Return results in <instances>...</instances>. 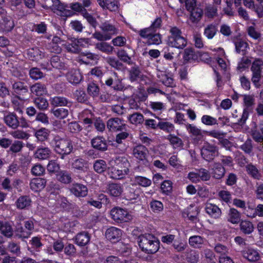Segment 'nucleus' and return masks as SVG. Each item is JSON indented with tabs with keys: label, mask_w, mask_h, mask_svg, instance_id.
I'll list each match as a JSON object with an SVG mask.
<instances>
[{
	"label": "nucleus",
	"mask_w": 263,
	"mask_h": 263,
	"mask_svg": "<svg viewBox=\"0 0 263 263\" xmlns=\"http://www.w3.org/2000/svg\"><path fill=\"white\" fill-rule=\"evenodd\" d=\"M138 242L142 250L147 254H154L159 249L158 240L150 234L140 235L138 238Z\"/></svg>",
	"instance_id": "1"
},
{
	"label": "nucleus",
	"mask_w": 263,
	"mask_h": 263,
	"mask_svg": "<svg viewBox=\"0 0 263 263\" xmlns=\"http://www.w3.org/2000/svg\"><path fill=\"white\" fill-rule=\"evenodd\" d=\"M170 35L168 36L167 44L174 48L183 49L187 44L186 39L183 36L180 29L176 26L170 27L169 29Z\"/></svg>",
	"instance_id": "2"
},
{
	"label": "nucleus",
	"mask_w": 263,
	"mask_h": 263,
	"mask_svg": "<svg viewBox=\"0 0 263 263\" xmlns=\"http://www.w3.org/2000/svg\"><path fill=\"white\" fill-rule=\"evenodd\" d=\"M55 152L61 156L64 159L65 156L70 154L73 149V145L71 141L68 139L62 138L58 136L53 139Z\"/></svg>",
	"instance_id": "3"
},
{
	"label": "nucleus",
	"mask_w": 263,
	"mask_h": 263,
	"mask_svg": "<svg viewBox=\"0 0 263 263\" xmlns=\"http://www.w3.org/2000/svg\"><path fill=\"white\" fill-rule=\"evenodd\" d=\"M242 97L244 108L241 117L237 122L239 125H241L245 123L248 118L249 112L252 110L255 102V97L253 95H243Z\"/></svg>",
	"instance_id": "4"
},
{
	"label": "nucleus",
	"mask_w": 263,
	"mask_h": 263,
	"mask_svg": "<svg viewBox=\"0 0 263 263\" xmlns=\"http://www.w3.org/2000/svg\"><path fill=\"white\" fill-rule=\"evenodd\" d=\"M263 69V60L255 59L252 63L251 71L252 73L251 81L254 86L259 88L261 86L260 81L261 78L262 69Z\"/></svg>",
	"instance_id": "5"
},
{
	"label": "nucleus",
	"mask_w": 263,
	"mask_h": 263,
	"mask_svg": "<svg viewBox=\"0 0 263 263\" xmlns=\"http://www.w3.org/2000/svg\"><path fill=\"white\" fill-rule=\"evenodd\" d=\"M110 215L113 220L118 223L126 222L132 219V216L126 209L118 206L111 210Z\"/></svg>",
	"instance_id": "6"
},
{
	"label": "nucleus",
	"mask_w": 263,
	"mask_h": 263,
	"mask_svg": "<svg viewBox=\"0 0 263 263\" xmlns=\"http://www.w3.org/2000/svg\"><path fill=\"white\" fill-rule=\"evenodd\" d=\"M218 154V148L216 146L209 143H204L201 149L202 157L206 161H212Z\"/></svg>",
	"instance_id": "7"
},
{
	"label": "nucleus",
	"mask_w": 263,
	"mask_h": 263,
	"mask_svg": "<svg viewBox=\"0 0 263 263\" xmlns=\"http://www.w3.org/2000/svg\"><path fill=\"white\" fill-rule=\"evenodd\" d=\"M104 81L105 85L111 87L115 90H121L124 88L122 80L119 78L118 74L115 72H112L110 76L106 78Z\"/></svg>",
	"instance_id": "8"
},
{
	"label": "nucleus",
	"mask_w": 263,
	"mask_h": 263,
	"mask_svg": "<svg viewBox=\"0 0 263 263\" xmlns=\"http://www.w3.org/2000/svg\"><path fill=\"white\" fill-rule=\"evenodd\" d=\"M109 165L117 168L121 170H125L129 172V163L127 159L124 156H118L112 158L109 161Z\"/></svg>",
	"instance_id": "9"
},
{
	"label": "nucleus",
	"mask_w": 263,
	"mask_h": 263,
	"mask_svg": "<svg viewBox=\"0 0 263 263\" xmlns=\"http://www.w3.org/2000/svg\"><path fill=\"white\" fill-rule=\"evenodd\" d=\"M122 235V230L114 227H110L105 232L106 238L113 242H118L120 240Z\"/></svg>",
	"instance_id": "10"
},
{
	"label": "nucleus",
	"mask_w": 263,
	"mask_h": 263,
	"mask_svg": "<svg viewBox=\"0 0 263 263\" xmlns=\"http://www.w3.org/2000/svg\"><path fill=\"white\" fill-rule=\"evenodd\" d=\"M107 127L110 130H122L125 129L126 125L123 121L118 118H111L108 120Z\"/></svg>",
	"instance_id": "11"
},
{
	"label": "nucleus",
	"mask_w": 263,
	"mask_h": 263,
	"mask_svg": "<svg viewBox=\"0 0 263 263\" xmlns=\"http://www.w3.org/2000/svg\"><path fill=\"white\" fill-rule=\"evenodd\" d=\"M51 1L53 3L52 9L54 12L63 16H67L69 14V11L67 9L69 7L67 5H64L59 0H51Z\"/></svg>",
	"instance_id": "12"
},
{
	"label": "nucleus",
	"mask_w": 263,
	"mask_h": 263,
	"mask_svg": "<svg viewBox=\"0 0 263 263\" xmlns=\"http://www.w3.org/2000/svg\"><path fill=\"white\" fill-rule=\"evenodd\" d=\"M68 81L74 85L79 84L82 80V76L79 70L72 69L68 71L66 75Z\"/></svg>",
	"instance_id": "13"
},
{
	"label": "nucleus",
	"mask_w": 263,
	"mask_h": 263,
	"mask_svg": "<svg viewBox=\"0 0 263 263\" xmlns=\"http://www.w3.org/2000/svg\"><path fill=\"white\" fill-rule=\"evenodd\" d=\"M50 104L54 107L66 106L70 107L72 102L66 98L62 96H55L50 99Z\"/></svg>",
	"instance_id": "14"
},
{
	"label": "nucleus",
	"mask_w": 263,
	"mask_h": 263,
	"mask_svg": "<svg viewBox=\"0 0 263 263\" xmlns=\"http://www.w3.org/2000/svg\"><path fill=\"white\" fill-rule=\"evenodd\" d=\"M51 154V151L49 148L40 147L34 152L33 157L39 160H46L49 158Z\"/></svg>",
	"instance_id": "15"
},
{
	"label": "nucleus",
	"mask_w": 263,
	"mask_h": 263,
	"mask_svg": "<svg viewBox=\"0 0 263 263\" xmlns=\"http://www.w3.org/2000/svg\"><path fill=\"white\" fill-rule=\"evenodd\" d=\"M70 192L76 197H85L88 193L86 186L79 183L73 184L70 189Z\"/></svg>",
	"instance_id": "16"
},
{
	"label": "nucleus",
	"mask_w": 263,
	"mask_h": 263,
	"mask_svg": "<svg viewBox=\"0 0 263 263\" xmlns=\"http://www.w3.org/2000/svg\"><path fill=\"white\" fill-rule=\"evenodd\" d=\"M97 1L102 8L110 11H116L119 9V3L117 0H97Z\"/></svg>",
	"instance_id": "17"
},
{
	"label": "nucleus",
	"mask_w": 263,
	"mask_h": 263,
	"mask_svg": "<svg viewBox=\"0 0 263 263\" xmlns=\"http://www.w3.org/2000/svg\"><path fill=\"white\" fill-rule=\"evenodd\" d=\"M242 256L250 262L256 261L260 258V255L257 250L247 248L242 251Z\"/></svg>",
	"instance_id": "18"
},
{
	"label": "nucleus",
	"mask_w": 263,
	"mask_h": 263,
	"mask_svg": "<svg viewBox=\"0 0 263 263\" xmlns=\"http://www.w3.org/2000/svg\"><path fill=\"white\" fill-rule=\"evenodd\" d=\"M0 233L7 238H11L14 233L12 225L8 221H0Z\"/></svg>",
	"instance_id": "19"
},
{
	"label": "nucleus",
	"mask_w": 263,
	"mask_h": 263,
	"mask_svg": "<svg viewBox=\"0 0 263 263\" xmlns=\"http://www.w3.org/2000/svg\"><path fill=\"white\" fill-rule=\"evenodd\" d=\"M108 172L110 177L113 179H121L128 173L125 170L117 168L110 165L108 168Z\"/></svg>",
	"instance_id": "20"
},
{
	"label": "nucleus",
	"mask_w": 263,
	"mask_h": 263,
	"mask_svg": "<svg viewBox=\"0 0 263 263\" xmlns=\"http://www.w3.org/2000/svg\"><path fill=\"white\" fill-rule=\"evenodd\" d=\"M107 191L110 196L119 197L123 191V187L120 183H112L107 185Z\"/></svg>",
	"instance_id": "21"
},
{
	"label": "nucleus",
	"mask_w": 263,
	"mask_h": 263,
	"mask_svg": "<svg viewBox=\"0 0 263 263\" xmlns=\"http://www.w3.org/2000/svg\"><path fill=\"white\" fill-rule=\"evenodd\" d=\"M4 120L6 124L12 129H16L20 125V121L17 116L13 113L5 115Z\"/></svg>",
	"instance_id": "22"
},
{
	"label": "nucleus",
	"mask_w": 263,
	"mask_h": 263,
	"mask_svg": "<svg viewBox=\"0 0 263 263\" xmlns=\"http://www.w3.org/2000/svg\"><path fill=\"white\" fill-rule=\"evenodd\" d=\"M90 239V234L86 231L80 232L75 236L74 240L77 245L79 246L87 245Z\"/></svg>",
	"instance_id": "23"
},
{
	"label": "nucleus",
	"mask_w": 263,
	"mask_h": 263,
	"mask_svg": "<svg viewBox=\"0 0 263 263\" xmlns=\"http://www.w3.org/2000/svg\"><path fill=\"white\" fill-rule=\"evenodd\" d=\"M205 210L208 215L214 218H218L221 216V210L215 204L207 202Z\"/></svg>",
	"instance_id": "24"
},
{
	"label": "nucleus",
	"mask_w": 263,
	"mask_h": 263,
	"mask_svg": "<svg viewBox=\"0 0 263 263\" xmlns=\"http://www.w3.org/2000/svg\"><path fill=\"white\" fill-rule=\"evenodd\" d=\"M160 82L167 87H173L175 86L174 79L171 75L162 71H159L157 74Z\"/></svg>",
	"instance_id": "25"
},
{
	"label": "nucleus",
	"mask_w": 263,
	"mask_h": 263,
	"mask_svg": "<svg viewBox=\"0 0 263 263\" xmlns=\"http://www.w3.org/2000/svg\"><path fill=\"white\" fill-rule=\"evenodd\" d=\"M46 184V180L42 178H36L32 179L30 182V189L34 191L37 192L43 190Z\"/></svg>",
	"instance_id": "26"
},
{
	"label": "nucleus",
	"mask_w": 263,
	"mask_h": 263,
	"mask_svg": "<svg viewBox=\"0 0 263 263\" xmlns=\"http://www.w3.org/2000/svg\"><path fill=\"white\" fill-rule=\"evenodd\" d=\"M92 146L99 151H105L107 148L106 140L102 137H97L91 140Z\"/></svg>",
	"instance_id": "27"
},
{
	"label": "nucleus",
	"mask_w": 263,
	"mask_h": 263,
	"mask_svg": "<svg viewBox=\"0 0 263 263\" xmlns=\"http://www.w3.org/2000/svg\"><path fill=\"white\" fill-rule=\"evenodd\" d=\"M32 201L28 196H21L15 201V205L17 209L23 210L28 209L30 206Z\"/></svg>",
	"instance_id": "28"
},
{
	"label": "nucleus",
	"mask_w": 263,
	"mask_h": 263,
	"mask_svg": "<svg viewBox=\"0 0 263 263\" xmlns=\"http://www.w3.org/2000/svg\"><path fill=\"white\" fill-rule=\"evenodd\" d=\"M100 28L105 35L112 36L118 34V29L116 27L108 22H105L101 24Z\"/></svg>",
	"instance_id": "29"
},
{
	"label": "nucleus",
	"mask_w": 263,
	"mask_h": 263,
	"mask_svg": "<svg viewBox=\"0 0 263 263\" xmlns=\"http://www.w3.org/2000/svg\"><path fill=\"white\" fill-rule=\"evenodd\" d=\"M30 91L32 93L41 96L46 95L47 90L45 85L40 83H36L30 87Z\"/></svg>",
	"instance_id": "30"
},
{
	"label": "nucleus",
	"mask_w": 263,
	"mask_h": 263,
	"mask_svg": "<svg viewBox=\"0 0 263 263\" xmlns=\"http://www.w3.org/2000/svg\"><path fill=\"white\" fill-rule=\"evenodd\" d=\"M133 153L136 158L143 160L146 158L147 149L144 146L139 145L134 148Z\"/></svg>",
	"instance_id": "31"
},
{
	"label": "nucleus",
	"mask_w": 263,
	"mask_h": 263,
	"mask_svg": "<svg viewBox=\"0 0 263 263\" xmlns=\"http://www.w3.org/2000/svg\"><path fill=\"white\" fill-rule=\"evenodd\" d=\"M240 213L235 209L231 208L228 213L227 220L233 224H237L240 221Z\"/></svg>",
	"instance_id": "32"
},
{
	"label": "nucleus",
	"mask_w": 263,
	"mask_h": 263,
	"mask_svg": "<svg viewBox=\"0 0 263 263\" xmlns=\"http://www.w3.org/2000/svg\"><path fill=\"white\" fill-rule=\"evenodd\" d=\"M186 128L189 133L192 134L194 140L199 141L202 139L203 134L201 129L197 128L196 126L190 124H187L186 125Z\"/></svg>",
	"instance_id": "33"
},
{
	"label": "nucleus",
	"mask_w": 263,
	"mask_h": 263,
	"mask_svg": "<svg viewBox=\"0 0 263 263\" xmlns=\"http://www.w3.org/2000/svg\"><path fill=\"white\" fill-rule=\"evenodd\" d=\"M27 54L28 58L32 61H38L44 57L43 52L37 47L29 49Z\"/></svg>",
	"instance_id": "34"
},
{
	"label": "nucleus",
	"mask_w": 263,
	"mask_h": 263,
	"mask_svg": "<svg viewBox=\"0 0 263 263\" xmlns=\"http://www.w3.org/2000/svg\"><path fill=\"white\" fill-rule=\"evenodd\" d=\"M68 40L71 41V43H65L62 45L67 51L72 53H78L80 51L78 45L77 44V39L74 37H68Z\"/></svg>",
	"instance_id": "35"
},
{
	"label": "nucleus",
	"mask_w": 263,
	"mask_h": 263,
	"mask_svg": "<svg viewBox=\"0 0 263 263\" xmlns=\"http://www.w3.org/2000/svg\"><path fill=\"white\" fill-rule=\"evenodd\" d=\"M87 162L84 159L78 158L74 159L72 163V167L80 171H85L87 169Z\"/></svg>",
	"instance_id": "36"
},
{
	"label": "nucleus",
	"mask_w": 263,
	"mask_h": 263,
	"mask_svg": "<svg viewBox=\"0 0 263 263\" xmlns=\"http://www.w3.org/2000/svg\"><path fill=\"white\" fill-rule=\"evenodd\" d=\"M251 135L256 142L260 143L257 147V149L259 151H262L263 150V136L256 129L251 130Z\"/></svg>",
	"instance_id": "37"
},
{
	"label": "nucleus",
	"mask_w": 263,
	"mask_h": 263,
	"mask_svg": "<svg viewBox=\"0 0 263 263\" xmlns=\"http://www.w3.org/2000/svg\"><path fill=\"white\" fill-rule=\"evenodd\" d=\"M225 174V169L220 163L214 164L212 174L214 178L219 179L222 178Z\"/></svg>",
	"instance_id": "38"
},
{
	"label": "nucleus",
	"mask_w": 263,
	"mask_h": 263,
	"mask_svg": "<svg viewBox=\"0 0 263 263\" xmlns=\"http://www.w3.org/2000/svg\"><path fill=\"white\" fill-rule=\"evenodd\" d=\"M205 241L204 238L198 235L192 236L189 240L190 245L195 248H200Z\"/></svg>",
	"instance_id": "39"
},
{
	"label": "nucleus",
	"mask_w": 263,
	"mask_h": 263,
	"mask_svg": "<svg viewBox=\"0 0 263 263\" xmlns=\"http://www.w3.org/2000/svg\"><path fill=\"white\" fill-rule=\"evenodd\" d=\"M189 11L191 12L190 20L193 23H198L201 20L203 14L202 9L196 7Z\"/></svg>",
	"instance_id": "40"
},
{
	"label": "nucleus",
	"mask_w": 263,
	"mask_h": 263,
	"mask_svg": "<svg viewBox=\"0 0 263 263\" xmlns=\"http://www.w3.org/2000/svg\"><path fill=\"white\" fill-rule=\"evenodd\" d=\"M105 60L106 62L114 69L120 70L123 67V64L115 57H107Z\"/></svg>",
	"instance_id": "41"
},
{
	"label": "nucleus",
	"mask_w": 263,
	"mask_h": 263,
	"mask_svg": "<svg viewBox=\"0 0 263 263\" xmlns=\"http://www.w3.org/2000/svg\"><path fill=\"white\" fill-rule=\"evenodd\" d=\"M95 47L98 50L109 54L112 53L114 47L106 42H100L95 45Z\"/></svg>",
	"instance_id": "42"
},
{
	"label": "nucleus",
	"mask_w": 263,
	"mask_h": 263,
	"mask_svg": "<svg viewBox=\"0 0 263 263\" xmlns=\"http://www.w3.org/2000/svg\"><path fill=\"white\" fill-rule=\"evenodd\" d=\"M12 89L14 92L18 95H23L28 92L27 86L21 82H16L12 85Z\"/></svg>",
	"instance_id": "43"
},
{
	"label": "nucleus",
	"mask_w": 263,
	"mask_h": 263,
	"mask_svg": "<svg viewBox=\"0 0 263 263\" xmlns=\"http://www.w3.org/2000/svg\"><path fill=\"white\" fill-rule=\"evenodd\" d=\"M128 119L132 124L136 125L142 124L144 121L143 115L139 112L129 115Z\"/></svg>",
	"instance_id": "44"
},
{
	"label": "nucleus",
	"mask_w": 263,
	"mask_h": 263,
	"mask_svg": "<svg viewBox=\"0 0 263 263\" xmlns=\"http://www.w3.org/2000/svg\"><path fill=\"white\" fill-rule=\"evenodd\" d=\"M80 58V60L85 64H89L91 61H97L98 60V55L91 52L82 53Z\"/></svg>",
	"instance_id": "45"
},
{
	"label": "nucleus",
	"mask_w": 263,
	"mask_h": 263,
	"mask_svg": "<svg viewBox=\"0 0 263 263\" xmlns=\"http://www.w3.org/2000/svg\"><path fill=\"white\" fill-rule=\"evenodd\" d=\"M51 112L57 118L60 119H63L66 118L69 115L68 110L64 108H58L56 109H52Z\"/></svg>",
	"instance_id": "46"
},
{
	"label": "nucleus",
	"mask_w": 263,
	"mask_h": 263,
	"mask_svg": "<svg viewBox=\"0 0 263 263\" xmlns=\"http://www.w3.org/2000/svg\"><path fill=\"white\" fill-rule=\"evenodd\" d=\"M247 171L251 177L256 179H259L261 177V174L256 167L252 164H249L246 166Z\"/></svg>",
	"instance_id": "47"
},
{
	"label": "nucleus",
	"mask_w": 263,
	"mask_h": 263,
	"mask_svg": "<svg viewBox=\"0 0 263 263\" xmlns=\"http://www.w3.org/2000/svg\"><path fill=\"white\" fill-rule=\"evenodd\" d=\"M34 103L36 107L41 110L47 109L49 105L47 100L41 97L35 98L34 100Z\"/></svg>",
	"instance_id": "48"
},
{
	"label": "nucleus",
	"mask_w": 263,
	"mask_h": 263,
	"mask_svg": "<svg viewBox=\"0 0 263 263\" xmlns=\"http://www.w3.org/2000/svg\"><path fill=\"white\" fill-rule=\"evenodd\" d=\"M216 26L214 24H210L204 29V34L209 39H212L217 32Z\"/></svg>",
	"instance_id": "49"
},
{
	"label": "nucleus",
	"mask_w": 263,
	"mask_h": 263,
	"mask_svg": "<svg viewBox=\"0 0 263 263\" xmlns=\"http://www.w3.org/2000/svg\"><path fill=\"white\" fill-rule=\"evenodd\" d=\"M241 231L245 234H250L254 230L253 224L249 221H242L240 224Z\"/></svg>",
	"instance_id": "50"
},
{
	"label": "nucleus",
	"mask_w": 263,
	"mask_h": 263,
	"mask_svg": "<svg viewBox=\"0 0 263 263\" xmlns=\"http://www.w3.org/2000/svg\"><path fill=\"white\" fill-rule=\"evenodd\" d=\"M10 134L15 139L27 140L29 138V135L23 130H15L10 132Z\"/></svg>",
	"instance_id": "51"
},
{
	"label": "nucleus",
	"mask_w": 263,
	"mask_h": 263,
	"mask_svg": "<svg viewBox=\"0 0 263 263\" xmlns=\"http://www.w3.org/2000/svg\"><path fill=\"white\" fill-rule=\"evenodd\" d=\"M87 90L88 93L93 98L98 97L99 95L100 88L97 84L94 83H89Z\"/></svg>",
	"instance_id": "52"
},
{
	"label": "nucleus",
	"mask_w": 263,
	"mask_h": 263,
	"mask_svg": "<svg viewBox=\"0 0 263 263\" xmlns=\"http://www.w3.org/2000/svg\"><path fill=\"white\" fill-rule=\"evenodd\" d=\"M7 249L11 253L16 256H18L21 254V249L19 244L13 241H10L8 243Z\"/></svg>",
	"instance_id": "53"
},
{
	"label": "nucleus",
	"mask_w": 263,
	"mask_h": 263,
	"mask_svg": "<svg viewBox=\"0 0 263 263\" xmlns=\"http://www.w3.org/2000/svg\"><path fill=\"white\" fill-rule=\"evenodd\" d=\"M57 178L59 181L65 184H68L71 182L70 174L65 171L60 172L57 175Z\"/></svg>",
	"instance_id": "54"
},
{
	"label": "nucleus",
	"mask_w": 263,
	"mask_h": 263,
	"mask_svg": "<svg viewBox=\"0 0 263 263\" xmlns=\"http://www.w3.org/2000/svg\"><path fill=\"white\" fill-rule=\"evenodd\" d=\"M35 136L38 140L44 141L48 138L49 136V131L45 128H42L35 132Z\"/></svg>",
	"instance_id": "55"
},
{
	"label": "nucleus",
	"mask_w": 263,
	"mask_h": 263,
	"mask_svg": "<svg viewBox=\"0 0 263 263\" xmlns=\"http://www.w3.org/2000/svg\"><path fill=\"white\" fill-rule=\"evenodd\" d=\"M117 55L122 62L129 65L132 64L131 58L128 55L127 52L125 50H119L117 53Z\"/></svg>",
	"instance_id": "56"
},
{
	"label": "nucleus",
	"mask_w": 263,
	"mask_h": 263,
	"mask_svg": "<svg viewBox=\"0 0 263 263\" xmlns=\"http://www.w3.org/2000/svg\"><path fill=\"white\" fill-rule=\"evenodd\" d=\"M174 249L178 252H183L187 247L186 242L181 240H175L172 244Z\"/></svg>",
	"instance_id": "57"
},
{
	"label": "nucleus",
	"mask_w": 263,
	"mask_h": 263,
	"mask_svg": "<svg viewBox=\"0 0 263 263\" xmlns=\"http://www.w3.org/2000/svg\"><path fill=\"white\" fill-rule=\"evenodd\" d=\"M106 167V162L103 160H96L93 164L94 170L98 173L103 172Z\"/></svg>",
	"instance_id": "58"
},
{
	"label": "nucleus",
	"mask_w": 263,
	"mask_h": 263,
	"mask_svg": "<svg viewBox=\"0 0 263 263\" xmlns=\"http://www.w3.org/2000/svg\"><path fill=\"white\" fill-rule=\"evenodd\" d=\"M135 182L137 184L144 187H147L151 184V180L142 176H136L135 178Z\"/></svg>",
	"instance_id": "59"
},
{
	"label": "nucleus",
	"mask_w": 263,
	"mask_h": 263,
	"mask_svg": "<svg viewBox=\"0 0 263 263\" xmlns=\"http://www.w3.org/2000/svg\"><path fill=\"white\" fill-rule=\"evenodd\" d=\"M150 206L152 210L155 213H159L163 209L162 203L158 200H153L150 203Z\"/></svg>",
	"instance_id": "60"
},
{
	"label": "nucleus",
	"mask_w": 263,
	"mask_h": 263,
	"mask_svg": "<svg viewBox=\"0 0 263 263\" xmlns=\"http://www.w3.org/2000/svg\"><path fill=\"white\" fill-rule=\"evenodd\" d=\"M247 31L249 35L253 39L258 40H261L260 33L253 26L248 27Z\"/></svg>",
	"instance_id": "61"
},
{
	"label": "nucleus",
	"mask_w": 263,
	"mask_h": 263,
	"mask_svg": "<svg viewBox=\"0 0 263 263\" xmlns=\"http://www.w3.org/2000/svg\"><path fill=\"white\" fill-rule=\"evenodd\" d=\"M159 128L168 133H171L174 130V125L168 122H159L158 123Z\"/></svg>",
	"instance_id": "62"
},
{
	"label": "nucleus",
	"mask_w": 263,
	"mask_h": 263,
	"mask_svg": "<svg viewBox=\"0 0 263 263\" xmlns=\"http://www.w3.org/2000/svg\"><path fill=\"white\" fill-rule=\"evenodd\" d=\"M29 75L31 79L37 80L43 77V73L37 68H31L29 71Z\"/></svg>",
	"instance_id": "63"
},
{
	"label": "nucleus",
	"mask_w": 263,
	"mask_h": 263,
	"mask_svg": "<svg viewBox=\"0 0 263 263\" xmlns=\"http://www.w3.org/2000/svg\"><path fill=\"white\" fill-rule=\"evenodd\" d=\"M235 46L237 52L240 53L242 52L243 54L248 47V44L246 42L240 40L235 42Z\"/></svg>",
	"instance_id": "64"
}]
</instances>
